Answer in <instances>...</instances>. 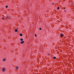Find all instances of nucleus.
<instances>
[{"mask_svg": "<svg viewBox=\"0 0 74 74\" xmlns=\"http://www.w3.org/2000/svg\"><path fill=\"white\" fill-rule=\"evenodd\" d=\"M5 70V68H3L2 69V71L3 72H4Z\"/></svg>", "mask_w": 74, "mask_h": 74, "instance_id": "obj_1", "label": "nucleus"}, {"mask_svg": "<svg viewBox=\"0 0 74 74\" xmlns=\"http://www.w3.org/2000/svg\"><path fill=\"white\" fill-rule=\"evenodd\" d=\"M24 42H25V41H23L21 42V44H23Z\"/></svg>", "mask_w": 74, "mask_h": 74, "instance_id": "obj_2", "label": "nucleus"}, {"mask_svg": "<svg viewBox=\"0 0 74 74\" xmlns=\"http://www.w3.org/2000/svg\"><path fill=\"white\" fill-rule=\"evenodd\" d=\"M61 37H63L64 36V35L62 34H61Z\"/></svg>", "mask_w": 74, "mask_h": 74, "instance_id": "obj_3", "label": "nucleus"}, {"mask_svg": "<svg viewBox=\"0 0 74 74\" xmlns=\"http://www.w3.org/2000/svg\"><path fill=\"white\" fill-rule=\"evenodd\" d=\"M3 60V62H5V60H6V59L5 58H4Z\"/></svg>", "mask_w": 74, "mask_h": 74, "instance_id": "obj_4", "label": "nucleus"}, {"mask_svg": "<svg viewBox=\"0 0 74 74\" xmlns=\"http://www.w3.org/2000/svg\"><path fill=\"white\" fill-rule=\"evenodd\" d=\"M15 32H18V29H16L15 30Z\"/></svg>", "mask_w": 74, "mask_h": 74, "instance_id": "obj_5", "label": "nucleus"}, {"mask_svg": "<svg viewBox=\"0 0 74 74\" xmlns=\"http://www.w3.org/2000/svg\"><path fill=\"white\" fill-rule=\"evenodd\" d=\"M15 68L16 69H18V67L17 66H16Z\"/></svg>", "mask_w": 74, "mask_h": 74, "instance_id": "obj_6", "label": "nucleus"}, {"mask_svg": "<svg viewBox=\"0 0 74 74\" xmlns=\"http://www.w3.org/2000/svg\"><path fill=\"white\" fill-rule=\"evenodd\" d=\"M20 36H23V35H22V34H20Z\"/></svg>", "mask_w": 74, "mask_h": 74, "instance_id": "obj_7", "label": "nucleus"}, {"mask_svg": "<svg viewBox=\"0 0 74 74\" xmlns=\"http://www.w3.org/2000/svg\"><path fill=\"white\" fill-rule=\"evenodd\" d=\"M56 57H53V59H56Z\"/></svg>", "mask_w": 74, "mask_h": 74, "instance_id": "obj_8", "label": "nucleus"}, {"mask_svg": "<svg viewBox=\"0 0 74 74\" xmlns=\"http://www.w3.org/2000/svg\"><path fill=\"white\" fill-rule=\"evenodd\" d=\"M20 40L21 41H23V39L22 38H21L20 39Z\"/></svg>", "mask_w": 74, "mask_h": 74, "instance_id": "obj_9", "label": "nucleus"}, {"mask_svg": "<svg viewBox=\"0 0 74 74\" xmlns=\"http://www.w3.org/2000/svg\"><path fill=\"white\" fill-rule=\"evenodd\" d=\"M2 19H3V20H4V17H2Z\"/></svg>", "mask_w": 74, "mask_h": 74, "instance_id": "obj_10", "label": "nucleus"}, {"mask_svg": "<svg viewBox=\"0 0 74 74\" xmlns=\"http://www.w3.org/2000/svg\"><path fill=\"white\" fill-rule=\"evenodd\" d=\"M60 8L59 7H58V8H57V10H59Z\"/></svg>", "mask_w": 74, "mask_h": 74, "instance_id": "obj_11", "label": "nucleus"}, {"mask_svg": "<svg viewBox=\"0 0 74 74\" xmlns=\"http://www.w3.org/2000/svg\"><path fill=\"white\" fill-rule=\"evenodd\" d=\"M5 7H6V8H8V5L6 6Z\"/></svg>", "mask_w": 74, "mask_h": 74, "instance_id": "obj_12", "label": "nucleus"}, {"mask_svg": "<svg viewBox=\"0 0 74 74\" xmlns=\"http://www.w3.org/2000/svg\"><path fill=\"white\" fill-rule=\"evenodd\" d=\"M63 9H64V10H65V9H66V8H63Z\"/></svg>", "mask_w": 74, "mask_h": 74, "instance_id": "obj_13", "label": "nucleus"}, {"mask_svg": "<svg viewBox=\"0 0 74 74\" xmlns=\"http://www.w3.org/2000/svg\"><path fill=\"white\" fill-rule=\"evenodd\" d=\"M39 29H40V30H41V28H39Z\"/></svg>", "mask_w": 74, "mask_h": 74, "instance_id": "obj_14", "label": "nucleus"}, {"mask_svg": "<svg viewBox=\"0 0 74 74\" xmlns=\"http://www.w3.org/2000/svg\"><path fill=\"white\" fill-rule=\"evenodd\" d=\"M36 35H37L36 34H35V36H36Z\"/></svg>", "mask_w": 74, "mask_h": 74, "instance_id": "obj_15", "label": "nucleus"}, {"mask_svg": "<svg viewBox=\"0 0 74 74\" xmlns=\"http://www.w3.org/2000/svg\"><path fill=\"white\" fill-rule=\"evenodd\" d=\"M64 12H66V10H64Z\"/></svg>", "mask_w": 74, "mask_h": 74, "instance_id": "obj_16", "label": "nucleus"}]
</instances>
